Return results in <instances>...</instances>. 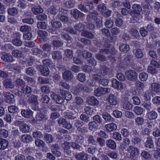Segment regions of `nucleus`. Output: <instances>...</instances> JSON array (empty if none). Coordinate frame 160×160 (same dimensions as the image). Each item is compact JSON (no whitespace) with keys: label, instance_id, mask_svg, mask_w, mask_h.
<instances>
[{"label":"nucleus","instance_id":"obj_14","mask_svg":"<svg viewBox=\"0 0 160 160\" xmlns=\"http://www.w3.org/2000/svg\"><path fill=\"white\" fill-rule=\"evenodd\" d=\"M38 69L41 72V74L43 76H47L49 73V70L48 67H43L42 66L38 65Z\"/></svg>","mask_w":160,"mask_h":160},{"label":"nucleus","instance_id":"obj_1","mask_svg":"<svg viewBox=\"0 0 160 160\" xmlns=\"http://www.w3.org/2000/svg\"><path fill=\"white\" fill-rule=\"evenodd\" d=\"M89 11V14L87 15V19L89 21L94 20L97 23L98 27H100L102 25V22L100 17L98 16V13L97 11H94L92 12Z\"/></svg>","mask_w":160,"mask_h":160},{"label":"nucleus","instance_id":"obj_41","mask_svg":"<svg viewBox=\"0 0 160 160\" xmlns=\"http://www.w3.org/2000/svg\"><path fill=\"white\" fill-rule=\"evenodd\" d=\"M148 74L146 72H142L139 75V79L142 81H145L148 78Z\"/></svg>","mask_w":160,"mask_h":160},{"label":"nucleus","instance_id":"obj_20","mask_svg":"<svg viewBox=\"0 0 160 160\" xmlns=\"http://www.w3.org/2000/svg\"><path fill=\"white\" fill-rule=\"evenodd\" d=\"M73 76L71 72L68 70L65 71L62 75L63 78L66 80H71L72 79Z\"/></svg>","mask_w":160,"mask_h":160},{"label":"nucleus","instance_id":"obj_48","mask_svg":"<svg viewBox=\"0 0 160 160\" xmlns=\"http://www.w3.org/2000/svg\"><path fill=\"white\" fill-rule=\"evenodd\" d=\"M35 145L39 147H43L45 145V142L42 140L38 139L35 142Z\"/></svg>","mask_w":160,"mask_h":160},{"label":"nucleus","instance_id":"obj_34","mask_svg":"<svg viewBox=\"0 0 160 160\" xmlns=\"http://www.w3.org/2000/svg\"><path fill=\"white\" fill-rule=\"evenodd\" d=\"M122 106L124 109L130 110L132 109L133 105L130 102L125 101L123 102Z\"/></svg>","mask_w":160,"mask_h":160},{"label":"nucleus","instance_id":"obj_18","mask_svg":"<svg viewBox=\"0 0 160 160\" xmlns=\"http://www.w3.org/2000/svg\"><path fill=\"white\" fill-rule=\"evenodd\" d=\"M123 142L124 143H120L119 148L122 151L125 149L127 146L129 145L130 143V140L128 138H126L123 139Z\"/></svg>","mask_w":160,"mask_h":160},{"label":"nucleus","instance_id":"obj_33","mask_svg":"<svg viewBox=\"0 0 160 160\" xmlns=\"http://www.w3.org/2000/svg\"><path fill=\"white\" fill-rule=\"evenodd\" d=\"M38 82L41 84H48L50 82L49 79L48 78L39 77L38 78Z\"/></svg>","mask_w":160,"mask_h":160},{"label":"nucleus","instance_id":"obj_27","mask_svg":"<svg viewBox=\"0 0 160 160\" xmlns=\"http://www.w3.org/2000/svg\"><path fill=\"white\" fill-rule=\"evenodd\" d=\"M38 97L35 95H32L28 98L27 102L30 104H36L37 102Z\"/></svg>","mask_w":160,"mask_h":160},{"label":"nucleus","instance_id":"obj_3","mask_svg":"<svg viewBox=\"0 0 160 160\" xmlns=\"http://www.w3.org/2000/svg\"><path fill=\"white\" fill-rule=\"evenodd\" d=\"M126 78L128 80L131 81H135L138 78L137 73L134 70H130L127 71L125 72Z\"/></svg>","mask_w":160,"mask_h":160},{"label":"nucleus","instance_id":"obj_12","mask_svg":"<svg viewBox=\"0 0 160 160\" xmlns=\"http://www.w3.org/2000/svg\"><path fill=\"white\" fill-rule=\"evenodd\" d=\"M5 97L7 99V102L9 103H13L15 102L14 96L13 95L7 92H4Z\"/></svg>","mask_w":160,"mask_h":160},{"label":"nucleus","instance_id":"obj_56","mask_svg":"<svg viewBox=\"0 0 160 160\" xmlns=\"http://www.w3.org/2000/svg\"><path fill=\"white\" fill-rule=\"evenodd\" d=\"M77 79L81 82H84L86 80V76L83 73H79L77 76Z\"/></svg>","mask_w":160,"mask_h":160},{"label":"nucleus","instance_id":"obj_25","mask_svg":"<svg viewBox=\"0 0 160 160\" xmlns=\"http://www.w3.org/2000/svg\"><path fill=\"white\" fill-rule=\"evenodd\" d=\"M21 140L24 142L28 143L32 141L33 138L30 135L23 134L21 137Z\"/></svg>","mask_w":160,"mask_h":160},{"label":"nucleus","instance_id":"obj_16","mask_svg":"<svg viewBox=\"0 0 160 160\" xmlns=\"http://www.w3.org/2000/svg\"><path fill=\"white\" fill-rule=\"evenodd\" d=\"M87 101L88 103L92 106H97L98 105L99 102L98 100L94 97H88Z\"/></svg>","mask_w":160,"mask_h":160},{"label":"nucleus","instance_id":"obj_9","mask_svg":"<svg viewBox=\"0 0 160 160\" xmlns=\"http://www.w3.org/2000/svg\"><path fill=\"white\" fill-rule=\"evenodd\" d=\"M60 94L67 101H69L72 99V95L68 91L60 89Z\"/></svg>","mask_w":160,"mask_h":160},{"label":"nucleus","instance_id":"obj_52","mask_svg":"<svg viewBox=\"0 0 160 160\" xmlns=\"http://www.w3.org/2000/svg\"><path fill=\"white\" fill-rule=\"evenodd\" d=\"M22 90L24 93L26 94H30L32 92L31 88L28 86L23 87L22 88Z\"/></svg>","mask_w":160,"mask_h":160},{"label":"nucleus","instance_id":"obj_57","mask_svg":"<svg viewBox=\"0 0 160 160\" xmlns=\"http://www.w3.org/2000/svg\"><path fill=\"white\" fill-rule=\"evenodd\" d=\"M76 30L81 31L84 28V25L81 23L76 24L74 27Z\"/></svg>","mask_w":160,"mask_h":160},{"label":"nucleus","instance_id":"obj_39","mask_svg":"<svg viewBox=\"0 0 160 160\" xmlns=\"http://www.w3.org/2000/svg\"><path fill=\"white\" fill-rule=\"evenodd\" d=\"M33 137L37 139L38 138H43V136L42 133L39 131L36 130L32 133Z\"/></svg>","mask_w":160,"mask_h":160},{"label":"nucleus","instance_id":"obj_44","mask_svg":"<svg viewBox=\"0 0 160 160\" xmlns=\"http://www.w3.org/2000/svg\"><path fill=\"white\" fill-rule=\"evenodd\" d=\"M38 36L43 39H44L48 35L47 32L42 30H39L38 31Z\"/></svg>","mask_w":160,"mask_h":160},{"label":"nucleus","instance_id":"obj_26","mask_svg":"<svg viewBox=\"0 0 160 160\" xmlns=\"http://www.w3.org/2000/svg\"><path fill=\"white\" fill-rule=\"evenodd\" d=\"M44 140L47 143L52 142L53 141L54 139L52 135L47 133L44 134Z\"/></svg>","mask_w":160,"mask_h":160},{"label":"nucleus","instance_id":"obj_49","mask_svg":"<svg viewBox=\"0 0 160 160\" xmlns=\"http://www.w3.org/2000/svg\"><path fill=\"white\" fill-rule=\"evenodd\" d=\"M118 102V99L113 94L111 95V104L112 105H116Z\"/></svg>","mask_w":160,"mask_h":160},{"label":"nucleus","instance_id":"obj_7","mask_svg":"<svg viewBox=\"0 0 160 160\" xmlns=\"http://www.w3.org/2000/svg\"><path fill=\"white\" fill-rule=\"evenodd\" d=\"M110 91V89L109 88H97L94 91V93L95 96L99 97L104 94L106 92H109Z\"/></svg>","mask_w":160,"mask_h":160},{"label":"nucleus","instance_id":"obj_59","mask_svg":"<svg viewBox=\"0 0 160 160\" xmlns=\"http://www.w3.org/2000/svg\"><path fill=\"white\" fill-rule=\"evenodd\" d=\"M135 56L137 58H141L143 56V53L140 49H137L135 52Z\"/></svg>","mask_w":160,"mask_h":160},{"label":"nucleus","instance_id":"obj_32","mask_svg":"<svg viewBox=\"0 0 160 160\" xmlns=\"http://www.w3.org/2000/svg\"><path fill=\"white\" fill-rule=\"evenodd\" d=\"M81 34L82 36L91 39H93L94 37L92 33L86 30H82Z\"/></svg>","mask_w":160,"mask_h":160},{"label":"nucleus","instance_id":"obj_60","mask_svg":"<svg viewBox=\"0 0 160 160\" xmlns=\"http://www.w3.org/2000/svg\"><path fill=\"white\" fill-rule=\"evenodd\" d=\"M43 63L45 67L49 66L52 67L53 66V63L51 60L49 59H45L43 60Z\"/></svg>","mask_w":160,"mask_h":160},{"label":"nucleus","instance_id":"obj_15","mask_svg":"<svg viewBox=\"0 0 160 160\" xmlns=\"http://www.w3.org/2000/svg\"><path fill=\"white\" fill-rule=\"evenodd\" d=\"M21 113L23 117L30 118L32 117L33 113L31 110L28 109L22 110Z\"/></svg>","mask_w":160,"mask_h":160},{"label":"nucleus","instance_id":"obj_24","mask_svg":"<svg viewBox=\"0 0 160 160\" xmlns=\"http://www.w3.org/2000/svg\"><path fill=\"white\" fill-rule=\"evenodd\" d=\"M119 49L122 52L126 53L130 50V47L128 45L122 44L119 47Z\"/></svg>","mask_w":160,"mask_h":160},{"label":"nucleus","instance_id":"obj_13","mask_svg":"<svg viewBox=\"0 0 160 160\" xmlns=\"http://www.w3.org/2000/svg\"><path fill=\"white\" fill-rule=\"evenodd\" d=\"M2 56L1 58L5 62H12L13 61V57L9 53L2 52L1 53Z\"/></svg>","mask_w":160,"mask_h":160},{"label":"nucleus","instance_id":"obj_38","mask_svg":"<svg viewBox=\"0 0 160 160\" xmlns=\"http://www.w3.org/2000/svg\"><path fill=\"white\" fill-rule=\"evenodd\" d=\"M50 99V98L47 95H42L40 99V102L43 103L48 104Z\"/></svg>","mask_w":160,"mask_h":160},{"label":"nucleus","instance_id":"obj_8","mask_svg":"<svg viewBox=\"0 0 160 160\" xmlns=\"http://www.w3.org/2000/svg\"><path fill=\"white\" fill-rule=\"evenodd\" d=\"M70 14L75 19H78L79 18H83L84 16L83 13L77 9H72L71 10Z\"/></svg>","mask_w":160,"mask_h":160},{"label":"nucleus","instance_id":"obj_36","mask_svg":"<svg viewBox=\"0 0 160 160\" xmlns=\"http://www.w3.org/2000/svg\"><path fill=\"white\" fill-rule=\"evenodd\" d=\"M52 58L54 59L58 60L62 58L61 52L59 51H54L52 54Z\"/></svg>","mask_w":160,"mask_h":160},{"label":"nucleus","instance_id":"obj_2","mask_svg":"<svg viewBox=\"0 0 160 160\" xmlns=\"http://www.w3.org/2000/svg\"><path fill=\"white\" fill-rule=\"evenodd\" d=\"M16 125L19 126L20 129L22 132L26 133L28 132L30 129V128L29 126L27 124L23 121H16L15 122Z\"/></svg>","mask_w":160,"mask_h":160},{"label":"nucleus","instance_id":"obj_45","mask_svg":"<svg viewBox=\"0 0 160 160\" xmlns=\"http://www.w3.org/2000/svg\"><path fill=\"white\" fill-rule=\"evenodd\" d=\"M18 108L15 106L12 105L8 107V110L9 112L12 113H15L18 112Z\"/></svg>","mask_w":160,"mask_h":160},{"label":"nucleus","instance_id":"obj_35","mask_svg":"<svg viewBox=\"0 0 160 160\" xmlns=\"http://www.w3.org/2000/svg\"><path fill=\"white\" fill-rule=\"evenodd\" d=\"M129 32L133 36L136 38L139 37V34L135 28H131L129 30Z\"/></svg>","mask_w":160,"mask_h":160},{"label":"nucleus","instance_id":"obj_4","mask_svg":"<svg viewBox=\"0 0 160 160\" xmlns=\"http://www.w3.org/2000/svg\"><path fill=\"white\" fill-rule=\"evenodd\" d=\"M51 149L52 153L56 157H60L61 155V153L59 151L60 147L57 143L52 144Z\"/></svg>","mask_w":160,"mask_h":160},{"label":"nucleus","instance_id":"obj_62","mask_svg":"<svg viewBox=\"0 0 160 160\" xmlns=\"http://www.w3.org/2000/svg\"><path fill=\"white\" fill-rule=\"evenodd\" d=\"M74 100L77 104L78 106H81L83 105L84 102L83 100L81 98L79 97H76Z\"/></svg>","mask_w":160,"mask_h":160},{"label":"nucleus","instance_id":"obj_50","mask_svg":"<svg viewBox=\"0 0 160 160\" xmlns=\"http://www.w3.org/2000/svg\"><path fill=\"white\" fill-rule=\"evenodd\" d=\"M65 55L68 58H71L73 57L72 50L69 49H66L64 51Z\"/></svg>","mask_w":160,"mask_h":160},{"label":"nucleus","instance_id":"obj_10","mask_svg":"<svg viewBox=\"0 0 160 160\" xmlns=\"http://www.w3.org/2000/svg\"><path fill=\"white\" fill-rule=\"evenodd\" d=\"M51 97L56 103L58 104H62L64 101V99L55 93H53L51 95Z\"/></svg>","mask_w":160,"mask_h":160},{"label":"nucleus","instance_id":"obj_53","mask_svg":"<svg viewBox=\"0 0 160 160\" xmlns=\"http://www.w3.org/2000/svg\"><path fill=\"white\" fill-rule=\"evenodd\" d=\"M135 84L136 88L139 90H143L144 88L145 87L143 83L139 81H136Z\"/></svg>","mask_w":160,"mask_h":160},{"label":"nucleus","instance_id":"obj_61","mask_svg":"<svg viewBox=\"0 0 160 160\" xmlns=\"http://www.w3.org/2000/svg\"><path fill=\"white\" fill-rule=\"evenodd\" d=\"M41 91L45 94L49 93L50 90V88L47 86H42L41 88Z\"/></svg>","mask_w":160,"mask_h":160},{"label":"nucleus","instance_id":"obj_22","mask_svg":"<svg viewBox=\"0 0 160 160\" xmlns=\"http://www.w3.org/2000/svg\"><path fill=\"white\" fill-rule=\"evenodd\" d=\"M3 85L6 88H12L14 87V84L12 81L8 79L3 81Z\"/></svg>","mask_w":160,"mask_h":160},{"label":"nucleus","instance_id":"obj_40","mask_svg":"<svg viewBox=\"0 0 160 160\" xmlns=\"http://www.w3.org/2000/svg\"><path fill=\"white\" fill-rule=\"evenodd\" d=\"M133 111L137 115H141L143 112V109L140 107L136 106L133 109Z\"/></svg>","mask_w":160,"mask_h":160},{"label":"nucleus","instance_id":"obj_17","mask_svg":"<svg viewBox=\"0 0 160 160\" xmlns=\"http://www.w3.org/2000/svg\"><path fill=\"white\" fill-rule=\"evenodd\" d=\"M132 8L134 13L140 15L142 8L140 5L134 4L132 5Z\"/></svg>","mask_w":160,"mask_h":160},{"label":"nucleus","instance_id":"obj_19","mask_svg":"<svg viewBox=\"0 0 160 160\" xmlns=\"http://www.w3.org/2000/svg\"><path fill=\"white\" fill-rule=\"evenodd\" d=\"M77 113L76 112L74 113L72 112H67L65 113L63 117L68 119L74 120L77 118Z\"/></svg>","mask_w":160,"mask_h":160},{"label":"nucleus","instance_id":"obj_42","mask_svg":"<svg viewBox=\"0 0 160 160\" xmlns=\"http://www.w3.org/2000/svg\"><path fill=\"white\" fill-rule=\"evenodd\" d=\"M12 54L13 56L17 58H21L22 55V52L17 49L13 50L12 52Z\"/></svg>","mask_w":160,"mask_h":160},{"label":"nucleus","instance_id":"obj_54","mask_svg":"<svg viewBox=\"0 0 160 160\" xmlns=\"http://www.w3.org/2000/svg\"><path fill=\"white\" fill-rule=\"evenodd\" d=\"M51 23L52 26L54 28H59L61 27L62 26L61 22L58 21H52L51 22Z\"/></svg>","mask_w":160,"mask_h":160},{"label":"nucleus","instance_id":"obj_64","mask_svg":"<svg viewBox=\"0 0 160 160\" xmlns=\"http://www.w3.org/2000/svg\"><path fill=\"white\" fill-rule=\"evenodd\" d=\"M57 17L59 20L62 22H68V18L65 16L58 15H57Z\"/></svg>","mask_w":160,"mask_h":160},{"label":"nucleus","instance_id":"obj_37","mask_svg":"<svg viewBox=\"0 0 160 160\" xmlns=\"http://www.w3.org/2000/svg\"><path fill=\"white\" fill-rule=\"evenodd\" d=\"M8 12L9 15L13 16L17 15L18 13V10L15 7L9 8L8 10Z\"/></svg>","mask_w":160,"mask_h":160},{"label":"nucleus","instance_id":"obj_43","mask_svg":"<svg viewBox=\"0 0 160 160\" xmlns=\"http://www.w3.org/2000/svg\"><path fill=\"white\" fill-rule=\"evenodd\" d=\"M84 124L83 122L78 120H76L74 121L73 125L77 128V130Z\"/></svg>","mask_w":160,"mask_h":160},{"label":"nucleus","instance_id":"obj_58","mask_svg":"<svg viewBox=\"0 0 160 160\" xmlns=\"http://www.w3.org/2000/svg\"><path fill=\"white\" fill-rule=\"evenodd\" d=\"M36 72V71L33 67H29L26 69V73L30 75H33Z\"/></svg>","mask_w":160,"mask_h":160},{"label":"nucleus","instance_id":"obj_5","mask_svg":"<svg viewBox=\"0 0 160 160\" xmlns=\"http://www.w3.org/2000/svg\"><path fill=\"white\" fill-rule=\"evenodd\" d=\"M98 9L99 11L103 14L104 17H108L110 15V11L107 9L106 7L104 4L98 5Z\"/></svg>","mask_w":160,"mask_h":160},{"label":"nucleus","instance_id":"obj_63","mask_svg":"<svg viewBox=\"0 0 160 160\" xmlns=\"http://www.w3.org/2000/svg\"><path fill=\"white\" fill-rule=\"evenodd\" d=\"M37 27L39 29H44L46 28L47 25L45 22H41L38 23Z\"/></svg>","mask_w":160,"mask_h":160},{"label":"nucleus","instance_id":"obj_46","mask_svg":"<svg viewBox=\"0 0 160 160\" xmlns=\"http://www.w3.org/2000/svg\"><path fill=\"white\" fill-rule=\"evenodd\" d=\"M71 147L73 149L81 151L82 149V146L79 145L77 142H71Z\"/></svg>","mask_w":160,"mask_h":160},{"label":"nucleus","instance_id":"obj_51","mask_svg":"<svg viewBox=\"0 0 160 160\" xmlns=\"http://www.w3.org/2000/svg\"><path fill=\"white\" fill-rule=\"evenodd\" d=\"M141 156L146 159H149L151 158L152 155L148 152L145 151H143L141 153Z\"/></svg>","mask_w":160,"mask_h":160},{"label":"nucleus","instance_id":"obj_6","mask_svg":"<svg viewBox=\"0 0 160 160\" xmlns=\"http://www.w3.org/2000/svg\"><path fill=\"white\" fill-rule=\"evenodd\" d=\"M14 38L12 40L13 44L17 46H20L22 44V41L20 40L21 35L18 33L14 34Z\"/></svg>","mask_w":160,"mask_h":160},{"label":"nucleus","instance_id":"obj_11","mask_svg":"<svg viewBox=\"0 0 160 160\" xmlns=\"http://www.w3.org/2000/svg\"><path fill=\"white\" fill-rule=\"evenodd\" d=\"M88 156L87 154L83 152L78 153L75 155L77 160H88Z\"/></svg>","mask_w":160,"mask_h":160},{"label":"nucleus","instance_id":"obj_28","mask_svg":"<svg viewBox=\"0 0 160 160\" xmlns=\"http://www.w3.org/2000/svg\"><path fill=\"white\" fill-rule=\"evenodd\" d=\"M148 118L150 120L156 119L158 117V114L156 112L152 111L148 112L147 114Z\"/></svg>","mask_w":160,"mask_h":160},{"label":"nucleus","instance_id":"obj_29","mask_svg":"<svg viewBox=\"0 0 160 160\" xmlns=\"http://www.w3.org/2000/svg\"><path fill=\"white\" fill-rule=\"evenodd\" d=\"M32 10L33 13L36 15L39 13H42L43 11V8L39 6H35Z\"/></svg>","mask_w":160,"mask_h":160},{"label":"nucleus","instance_id":"obj_30","mask_svg":"<svg viewBox=\"0 0 160 160\" xmlns=\"http://www.w3.org/2000/svg\"><path fill=\"white\" fill-rule=\"evenodd\" d=\"M145 146L146 148H152L154 147L153 141L151 138H147V140L145 142Z\"/></svg>","mask_w":160,"mask_h":160},{"label":"nucleus","instance_id":"obj_47","mask_svg":"<svg viewBox=\"0 0 160 160\" xmlns=\"http://www.w3.org/2000/svg\"><path fill=\"white\" fill-rule=\"evenodd\" d=\"M8 135V132L5 129L0 128V137L6 138Z\"/></svg>","mask_w":160,"mask_h":160},{"label":"nucleus","instance_id":"obj_55","mask_svg":"<svg viewBox=\"0 0 160 160\" xmlns=\"http://www.w3.org/2000/svg\"><path fill=\"white\" fill-rule=\"evenodd\" d=\"M62 147L63 150L70 149L71 147V142H64L62 144Z\"/></svg>","mask_w":160,"mask_h":160},{"label":"nucleus","instance_id":"obj_31","mask_svg":"<svg viewBox=\"0 0 160 160\" xmlns=\"http://www.w3.org/2000/svg\"><path fill=\"white\" fill-rule=\"evenodd\" d=\"M84 111L85 113L89 115H92L94 113L96 110L94 109L89 106H86L84 108Z\"/></svg>","mask_w":160,"mask_h":160},{"label":"nucleus","instance_id":"obj_23","mask_svg":"<svg viewBox=\"0 0 160 160\" xmlns=\"http://www.w3.org/2000/svg\"><path fill=\"white\" fill-rule=\"evenodd\" d=\"M151 90L157 93H160V84L157 83H153L151 85Z\"/></svg>","mask_w":160,"mask_h":160},{"label":"nucleus","instance_id":"obj_21","mask_svg":"<svg viewBox=\"0 0 160 160\" xmlns=\"http://www.w3.org/2000/svg\"><path fill=\"white\" fill-rule=\"evenodd\" d=\"M8 143L6 139L0 138V150L5 149L8 146Z\"/></svg>","mask_w":160,"mask_h":160}]
</instances>
